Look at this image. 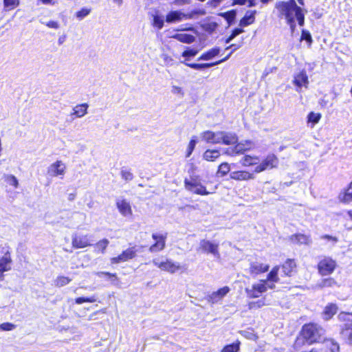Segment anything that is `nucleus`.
<instances>
[{
  "label": "nucleus",
  "mask_w": 352,
  "mask_h": 352,
  "mask_svg": "<svg viewBox=\"0 0 352 352\" xmlns=\"http://www.w3.org/2000/svg\"><path fill=\"white\" fill-rule=\"evenodd\" d=\"M220 52V49L219 47L212 48L206 53L203 54L201 56L199 57L198 60H211L216 56H217Z\"/></svg>",
  "instance_id": "30"
},
{
  "label": "nucleus",
  "mask_w": 352,
  "mask_h": 352,
  "mask_svg": "<svg viewBox=\"0 0 352 352\" xmlns=\"http://www.w3.org/2000/svg\"><path fill=\"white\" fill-rule=\"evenodd\" d=\"M50 28L58 29L60 28L59 23L57 21H50L48 22H41Z\"/></svg>",
  "instance_id": "56"
},
{
  "label": "nucleus",
  "mask_w": 352,
  "mask_h": 352,
  "mask_svg": "<svg viewBox=\"0 0 352 352\" xmlns=\"http://www.w3.org/2000/svg\"><path fill=\"white\" fill-rule=\"evenodd\" d=\"M137 250L135 247L129 248L123 251L119 256L111 258V264L126 262L135 257Z\"/></svg>",
  "instance_id": "9"
},
{
  "label": "nucleus",
  "mask_w": 352,
  "mask_h": 352,
  "mask_svg": "<svg viewBox=\"0 0 352 352\" xmlns=\"http://www.w3.org/2000/svg\"><path fill=\"white\" fill-rule=\"evenodd\" d=\"M336 285H337V282L333 278H331V277L322 279L317 284V287L320 289H322L324 287H333Z\"/></svg>",
  "instance_id": "34"
},
{
  "label": "nucleus",
  "mask_w": 352,
  "mask_h": 352,
  "mask_svg": "<svg viewBox=\"0 0 352 352\" xmlns=\"http://www.w3.org/2000/svg\"><path fill=\"white\" fill-rule=\"evenodd\" d=\"M308 82V77L304 71L300 72L294 77V83L298 88H301L302 86L307 87Z\"/></svg>",
  "instance_id": "24"
},
{
  "label": "nucleus",
  "mask_w": 352,
  "mask_h": 352,
  "mask_svg": "<svg viewBox=\"0 0 352 352\" xmlns=\"http://www.w3.org/2000/svg\"><path fill=\"white\" fill-rule=\"evenodd\" d=\"M10 184L16 188L19 185V182L16 177L14 175H10Z\"/></svg>",
  "instance_id": "63"
},
{
  "label": "nucleus",
  "mask_w": 352,
  "mask_h": 352,
  "mask_svg": "<svg viewBox=\"0 0 352 352\" xmlns=\"http://www.w3.org/2000/svg\"><path fill=\"white\" fill-rule=\"evenodd\" d=\"M252 287L261 294L267 291V280H261L258 283L252 285Z\"/></svg>",
  "instance_id": "38"
},
{
  "label": "nucleus",
  "mask_w": 352,
  "mask_h": 352,
  "mask_svg": "<svg viewBox=\"0 0 352 352\" xmlns=\"http://www.w3.org/2000/svg\"><path fill=\"white\" fill-rule=\"evenodd\" d=\"M221 131L213 132L210 131H206L201 134V137L207 143L219 144L221 143Z\"/></svg>",
  "instance_id": "15"
},
{
  "label": "nucleus",
  "mask_w": 352,
  "mask_h": 352,
  "mask_svg": "<svg viewBox=\"0 0 352 352\" xmlns=\"http://www.w3.org/2000/svg\"><path fill=\"white\" fill-rule=\"evenodd\" d=\"M259 158L256 156L245 155L241 160V163L244 166L256 165L258 164Z\"/></svg>",
  "instance_id": "33"
},
{
  "label": "nucleus",
  "mask_w": 352,
  "mask_h": 352,
  "mask_svg": "<svg viewBox=\"0 0 352 352\" xmlns=\"http://www.w3.org/2000/svg\"><path fill=\"white\" fill-rule=\"evenodd\" d=\"M222 1L223 0H209L207 3V5L212 8H217L221 3Z\"/></svg>",
  "instance_id": "57"
},
{
  "label": "nucleus",
  "mask_w": 352,
  "mask_h": 352,
  "mask_svg": "<svg viewBox=\"0 0 352 352\" xmlns=\"http://www.w3.org/2000/svg\"><path fill=\"white\" fill-rule=\"evenodd\" d=\"M72 243L74 248H84L91 245L89 243L88 235L78 234L76 233L72 235Z\"/></svg>",
  "instance_id": "11"
},
{
  "label": "nucleus",
  "mask_w": 352,
  "mask_h": 352,
  "mask_svg": "<svg viewBox=\"0 0 352 352\" xmlns=\"http://www.w3.org/2000/svg\"><path fill=\"white\" fill-rule=\"evenodd\" d=\"M338 199L344 204H349L352 201V182L346 189L339 194Z\"/></svg>",
  "instance_id": "23"
},
{
  "label": "nucleus",
  "mask_w": 352,
  "mask_h": 352,
  "mask_svg": "<svg viewBox=\"0 0 352 352\" xmlns=\"http://www.w3.org/2000/svg\"><path fill=\"white\" fill-rule=\"evenodd\" d=\"M221 15L227 20L230 25L232 23L236 17V13L234 11L227 12L223 13Z\"/></svg>",
  "instance_id": "51"
},
{
  "label": "nucleus",
  "mask_w": 352,
  "mask_h": 352,
  "mask_svg": "<svg viewBox=\"0 0 352 352\" xmlns=\"http://www.w3.org/2000/svg\"><path fill=\"white\" fill-rule=\"evenodd\" d=\"M245 291L248 298H258L261 295L256 289H254V288L252 286L250 288H245Z\"/></svg>",
  "instance_id": "48"
},
{
  "label": "nucleus",
  "mask_w": 352,
  "mask_h": 352,
  "mask_svg": "<svg viewBox=\"0 0 352 352\" xmlns=\"http://www.w3.org/2000/svg\"><path fill=\"white\" fill-rule=\"evenodd\" d=\"M296 267V263L294 260L287 259L283 265V272L286 276H291L292 272Z\"/></svg>",
  "instance_id": "32"
},
{
  "label": "nucleus",
  "mask_w": 352,
  "mask_h": 352,
  "mask_svg": "<svg viewBox=\"0 0 352 352\" xmlns=\"http://www.w3.org/2000/svg\"><path fill=\"white\" fill-rule=\"evenodd\" d=\"M97 301V298L96 296H92L91 297L85 298V297H78L76 298L75 302L76 304H82L83 302H95Z\"/></svg>",
  "instance_id": "44"
},
{
  "label": "nucleus",
  "mask_w": 352,
  "mask_h": 352,
  "mask_svg": "<svg viewBox=\"0 0 352 352\" xmlns=\"http://www.w3.org/2000/svg\"><path fill=\"white\" fill-rule=\"evenodd\" d=\"M66 168L65 163L61 160H56L47 167V173L52 177H59L63 179L66 173Z\"/></svg>",
  "instance_id": "5"
},
{
  "label": "nucleus",
  "mask_w": 352,
  "mask_h": 352,
  "mask_svg": "<svg viewBox=\"0 0 352 352\" xmlns=\"http://www.w3.org/2000/svg\"><path fill=\"white\" fill-rule=\"evenodd\" d=\"M91 12V10L90 9H88V8H82L80 10L78 11L76 13V16L79 19V20H82L85 17H86L87 16H88L89 14V13Z\"/></svg>",
  "instance_id": "50"
},
{
  "label": "nucleus",
  "mask_w": 352,
  "mask_h": 352,
  "mask_svg": "<svg viewBox=\"0 0 352 352\" xmlns=\"http://www.w3.org/2000/svg\"><path fill=\"white\" fill-rule=\"evenodd\" d=\"M256 11H247L245 16L241 19L239 25L240 26L245 27L248 26L254 23L255 19V14Z\"/></svg>",
  "instance_id": "26"
},
{
  "label": "nucleus",
  "mask_w": 352,
  "mask_h": 352,
  "mask_svg": "<svg viewBox=\"0 0 352 352\" xmlns=\"http://www.w3.org/2000/svg\"><path fill=\"white\" fill-rule=\"evenodd\" d=\"M67 36L66 34H63L58 37V43L59 45H61L66 41Z\"/></svg>",
  "instance_id": "64"
},
{
  "label": "nucleus",
  "mask_w": 352,
  "mask_h": 352,
  "mask_svg": "<svg viewBox=\"0 0 352 352\" xmlns=\"http://www.w3.org/2000/svg\"><path fill=\"white\" fill-rule=\"evenodd\" d=\"M12 262L10 253L7 251L0 258V280H3V273L11 270Z\"/></svg>",
  "instance_id": "13"
},
{
  "label": "nucleus",
  "mask_w": 352,
  "mask_h": 352,
  "mask_svg": "<svg viewBox=\"0 0 352 352\" xmlns=\"http://www.w3.org/2000/svg\"><path fill=\"white\" fill-rule=\"evenodd\" d=\"M3 4L8 10H12L19 6V0H3Z\"/></svg>",
  "instance_id": "49"
},
{
  "label": "nucleus",
  "mask_w": 352,
  "mask_h": 352,
  "mask_svg": "<svg viewBox=\"0 0 352 352\" xmlns=\"http://www.w3.org/2000/svg\"><path fill=\"white\" fill-rule=\"evenodd\" d=\"M172 38L177 39L182 43L188 44L192 43L195 40V38L193 35L186 33L175 34V35L172 36Z\"/></svg>",
  "instance_id": "28"
},
{
  "label": "nucleus",
  "mask_w": 352,
  "mask_h": 352,
  "mask_svg": "<svg viewBox=\"0 0 352 352\" xmlns=\"http://www.w3.org/2000/svg\"><path fill=\"white\" fill-rule=\"evenodd\" d=\"M301 39L305 40L306 41H307L309 43V45L312 42V38H311L310 33L308 31L305 30H302V31Z\"/></svg>",
  "instance_id": "55"
},
{
  "label": "nucleus",
  "mask_w": 352,
  "mask_h": 352,
  "mask_svg": "<svg viewBox=\"0 0 352 352\" xmlns=\"http://www.w3.org/2000/svg\"><path fill=\"white\" fill-rule=\"evenodd\" d=\"M341 335L349 344H352V323H345L344 324Z\"/></svg>",
  "instance_id": "25"
},
{
  "label": "nucleus",
  "mask_w": 352,
  "mask_h": 352,
  "mask_svg": "<svg viewBox=\"0 0 352 352\" xmlns=\"http://www.w3.org/2000/svg\"><path fill=\"white\" fill-rule=\"evenodd\" d=\"M96 274L98 277H101L102 276L105 275V276H109V278H111V277L116 278V274H111V273L106 272H98Z\"/></svg>",
  "instance_id": "60"
},
{
  "label": "nucleus",
  "mask_w": 352,
  "mask_h": 352,
  "mask_svg": "<svg viewBox=\"0 0 352 352\" xmlns=\"http://www.w3.org/2000/svg\"><path fill=\"white\" fill-rule=\"evenodd\" d=\"M278 163L279 160L274 154H269L260 164L255 167L254 173H259L266 170L275 168L278 166Z\"/></svg>",
  "instance_id": "3"
},
{
  "label": "nucleus",
  "mask_w": 352,
  "mask_h": 352,
  "mask_svg": "<svg viewBox=\"0 0 352 352\" xmlns=\"http://www.w3.org/2000/svg\"><path fill=\"white\" fill-rule=\"evenodd\" d=\"M174 3L177 6H182L189 4L190 3V0H175Z\"/></svg>",
  "instance_id": "61"
},
{
  "label": "nucleus",
  "mask_w": 352,
  "mask_h": 352,
  "mask_svg": "<svg viewBox=\"0 0 352 352\" xmlns=\"http://www.w3.org/2000/svg\"><path fill=\"white\" fill-rule=\"evenodd\" d=\"M229 58H230V55H228L226 57H225L222 60H219L215 63H185V61H182L181 63L186 64L187 66H188L190 68H192L194 69L201 70V69L209 68L214 65L220 64V63L227 60Z\"/></svg>",
  "instance_id": "18"
},
{
  "label": "nucleus",
  "mask_w": 352,
  "mask_h": 352,
  "mask_svg": "<svg viewBox=\"0 0 352 352\" xmlns=\"http://www.w3.org/2000/svg\"><path fill=\"white\" fill-rule=\"evenodd\" d=\"M153 26L157 28L159 30H161L164 26L163 17L158 15H155L153 16Z\"/></svg>",
  "instance_id": "46"
},
{
  "label": "nucleus",
  "mask_w": 352,
  "mask_h": 352,
  "mask_svg": "<svg viewBox=\"0 0 352 352\" xmlns=\"http://www.w3.org/2000/svg\"><path fill=\"white\" fill-rule=\"evenodd\" d=\"M205 11L203 10H196L191 12L190 14H186L180 11H171L170 12L166 17V21L167 23H171L177 21H180L182 19H190L193 17L194 14H205Z\"/></svg>",
  "instance_id": "4"
},
{
  "label": "nucleus",
  "mask_w": 352,
  "mask_h": 352,
  "mask_svg": "<svg viewBox=\"0 0 352 352\" xmlns=\"http://www.w3.org/2000/svg\"><path fill=\"white\" fill-rule=\"evenodd\" d=\"M265 305V302H264V300H257V301H254V302H250L249 304H248V307L250 309H256V308H260V307H262L263 306Z\"/></svg>",
  "instance_id": "53"
},
{
  "label": "nucleus",
  "mask_w": 352,
  "mask_h": 352,
  "mask_svg": "<svg viewBox=\"0 0 352 352\" xmlns=\"http://www.w3.org/2000/svg\"><path fill=\"white\" fill-rule=\"evenodd\" d=\"M250 146L251 142L250 141H246L245 144L240 142L236 144L234 147L226 148L224 150V153L230 156L242 154L245 151L250 149Z\"/></svg>",
  "instance_id": "10"
},
{
  "label": "nucleus",
  "mask_w": 352,
  "mask_h": 352,
  "mask_svg": "<svg viewBox=\"0 0 352 352\" xmlns=\"http://www.w3.org/2000/svg\"><path fill=\"white\" fill-rule=\"evenodd\" d=\"M278 267H274L267 274V279H265V280H267V282L270 281L273 283H278L279 281V278L278 276Z\"/></svg>",
  "instance_id": "35"
},
{
  "label": "nucleus",
  "mask_w": 352,
  "mask_h": 352,
  "mask_svg": "<svg viewBox=\"0 0 352 352\" xmlns=\"http://www.w3.org/2000/svg\"><path fill=\"white\" fill-rule=\"evenodd\" d=\"M276 8L278 10L279 16H284L287 23L289 25L291 32L293 34L296 28L295 19L300 26L305 24V13L303 10L297 6L294 0L289 1H279L276 3Z\"/></svg>",
  "instance_id": "1"
},
{
  "label": "nucleus",
  "mask_w": 352,
  "mask_h": 352,
  "mask_svg": "<svg viewBox=\"0 0 352 352\" xmlns=\"http://www.w3.org/2000/svg\"><path fill=\"white\" fill-rule=\"evenodd\" d=\"M324 330L316 324H307L302 327L301 335L309 344L325 340L323 336Z\"/></svg>",
  "instance_id": "2"
},
{
  "label": "nucleus",
  "mask_w": 352,
  "mask_h": 352,
  "mask_svg": "<svg viewBox=\"0 0 352 352\" xmlns=\"http://www.w3.org/2000/svg\"><path fill=\"white\" fill-rule=\"evenodd\" d=\"M153 264L160 268L162 270L167 271L171 274L175 273L180 269V265L178 263H173L171 261L166 260L165 262L159 263L157 260L153 261Z\"/></svg>",
  "instance_id": "12"
},
{
  "label": "nucleus",
  "mask_w": 352,
  "mask_h": 352,
  "mask_svg": "<svg viewBox=\"0 0 352 352\" xmlns=\"http://www.w3.org/2000/svg\"><path fill=\"white\" fill-rule=\"evenodd\" d=\"M326 345L331 352H339L340 347L337 342H336L333 340L329 339L325 340Z\"/></svg>",
  "instance_id": "40"
},
{
  "label": "nucleus",
  "mask_w": 352,
  "mask_h": 352,
  "mask_svg": "<svg viewBox=\"0 0 352 352\" xmlns=\"http://www.w3.org/2000/svg\"><path fill=\"white\" fill-rule=\"evenodd\" d=\"M240 47V45H238L236 44H232L230 45V46L227 47L226 48V50H228V49H232V51L230 52V54L228 55H230V56H231L232 53L235 51L236 50H237L238 48Z\"/></svg>",
  "instance_id": "62"
},
{
  "label": "nucleus",
  "mask_w": 352,
  "mask_h": 352,
  "mask_svg": "<svg viewBox=\"0 0 352 352\" xmlns=\"http://www.w3.org/2000/svg\"><path fill=\"white\" fill-rule=\"evenodd\" d=\"M199 52V50L195 48L188 47L183 52L182 56L185 58V61L189 60L190 58L195 56Z\"/></svg>",
  "instance_id": "37"
},
{
  "label": "nucleus",
  "mask_w": 352,
  "mask_h": 352,
  "mask_svg": "<svg viewBox=\"0 0 352 352\" xmlns=\"http://www.w3.org/2000/svg\"><path fill=\"white\" fill-rule=\"evenodd\" d=\"M71 281L68 277L60 276H58L55 280V285L57 287H63L67 285Z\"/></svg>",
  "instance_id": "42"
},
{
  "label": "nucleus",
  "mask_w": 352,
  "mask_h": 352,
  "mask_svg": "<svg viewBox=\"0 0 352 352\" xmlns=\"http://www.w3.org/2000/svg\"><path fill=\"white\" fill-rule=\"evenodd\" d=\"M336 267V261L330 257H324L318 264V272L322 276L332 274Z\"/></svg>",
  "instance_id": "6"
},
{
  "label": "nucleus",
  "mask_w": 352,
  "mask_h": 352,
  "mask_svg": "<svg viewBox=\"0 0 352 352\" xmlns=\"http://www.w3.org/2000/svg\"><path fill=\"white\" fill-rule=\"evenodd\" d=\"M116 206L119 212L124 217H128L132 214V210L130 204L125 199H118L116 202Z\"/></svg>",
  "instance_id": "20"
},
{
  "label": "nucleus",
  "mask_w": 352,
  "mask_h": 352,
  "mask_svg": "<svg viewBox=\"0 0 352 352\" xmlns=\"http://www.w3.org/2000/svg\"><path fill=\"white\" fill-rule=\"evenodd\" d=\"M89 107L88 104L83 103L81 104L76 105L73 109V115H75L77 118H82L87 113V109Z\"/></svg>",
  "instance_id": "29"
},
{
  "label": "nucleus",
  "mask_w": 352,
  "mask_h": 352,
  "mask_svg": "<svg viewBox=\"0 0 352 352\" xmlns=\"http://www.w3.org/2000/svg\"><path fill=\"white\" fill-rule=\"evenodd\" d=\"M338 307L336 304L331 303L327 305L324 310V318L325 320H329L332 318L337 312Z\"/></svg>",
  "instance_id": "31"
},
{
  "label": "nucleus",
  "mask_w": 352,
  "mask_h": 352,
  "mask_svg": "<svg viewBox=\"0 0 352 352\" xmlns=\"http://www.w3.org/2000/svg\"><path fill=\"white\" fill-rule=\"evenodd\" d=\"M121 175L122 179H125L126 181H131L133 178L132 173L128 170H122Z\"/></svg>",
  "instance_id": "54"
},
{
  "label": "nucleus",
  "mask_w": 352,
  "mask_h": 352,
  "mask_svg": "<svg viewBox=\"0 0 352 352\" xmlns=\"http://www.w3.org/2000/svg\"><path fill=\"white\" fill-rule=\"evenodd\" d=\"M199 250L203 253L211 254L216 258H220L218 243H212L206 239H202L199 242Z\"/></svg>",
  "instance_id": "7"
},
{
  "label": "nucleus",
  "mask_w": 352,
  "mask_h": 352,
  "mask_svg": "<svg viewBox=\"0 0 352 352\" xmlns=\"http://www.w3.org/2000/svg\"><path fill=\"white\" fill-rule=\"evenodd\" d=\"M230 291V288L227 286L223 287L217 292H214L207 297V300L210 303H216L221 300Z\"/></svg>",
  "instance_id": "16"
},
{
  "label": "nucleus",
  "mask_w": 352,
  "mask_h": 352,
  "mask_svg": "<svg viewBox=\"0 0 352 352\" xmlns=\"http://www.w3.org/2000/svg\"><path fill=\"white\" fill-rule=\"evenodd\" d=\"M270 266L266 264L260 263L258 262L251 263L250 266V272L253 275H258L264 273L269 270Z\"/></svg>",
  "instance_id": "22"
},
{
  "label": "nucleus",
  "mask_w": 352,
  "mask_h": 352,
  "mask_svg": "<svg viewBox=\"0 0 352 352\" xmlns=\"http://www.w3.org/2000/svg\"><path fill=\"white\" fill-rule=\"evenodd\" d=\"M172 93H173L174 94L180 95L182 96H183L184 94L182 87L177 86L172 87Z\"/></svg>",
  "instance_id": "58"
},
{
  "label": "nucleus",
  "mask_w": 352,
  "mask_h": 352,
  "mask_svg": "<svg viewBox=\"0 0 352 352\" xmlns=\"http://www.w3.org/2000/svg\"><path fill=\"white\" fill-rule=\"evenodd\" d=\"M166 235V234L165 235L153 234L152 238L155 241V243L150 247L149 251L156 252L162 250L165 248Z\"/></svg>",
  "instance_id": "14"
},
{
  "label": "nucleus",
  "mask_w": 352,
  "mask_h": 352,
  "mask_svg": "<svg viewBox=\"0 0 352 352\" xmlns=\"http://www.w3.org/2000/svg\"><path fill=\"white\" fill-rule=\"evenodd\" d=\"M109 241L107 239H102L99 241L97 243L95 244V251L96 252H101L102 253H104V251L108 246Z\"/></svg>",
  "instance_id": "36"
},
{
  "label": "nucleus",
  "mask_w": 352,
  "mask_h": 352,
  "mask_svg": "<svg viewBox=\"0 0 352 352\" xmlns=\"http://www.w3.org/2000/svg\"><path fill=\"white\" fill-rule=\"evenodd\" d=\"M289 240L292 243L296 245H309L312 243L311 236L309 235H305L303 234H292L289 237Z\"/></svg>",
  "instance_id": "17"
},
{
  "label": "nucleus",
  "mask_w": 352,
  "mask_h": 352,
  "mask_svg": "<svg viewBox=\"0 0 352 352\" xmlns=\"http://www.w3.org/2000/svg\"><path fill=\"white\" fill-rule=\"evenodd\" d=\"M321 118V114L320 113H316L314 112H311L307 116V122L312 123V126H314V124H317Z\"/></svg>",
  "instance_id": "39"
},
{
  "label": "nucleus",
  "mask_w": 352,
  "mask_h": 352,
  "mask_svg": "<svg viewBox=\"0 0 352 352\" xmlns=\"http://www.w3.org/2000/svg\"><path fill=\"white\" fill-rule=\"evenodd\" d=\"M197 142V137L192 136V139L190 140V141L188 145L186 156V157H190V155L192 154L193 150L195 149Z\"/></svg>",
  "instance_id": "43"
},
{
  "label": "nucleus",
  "mask_w": 352,
  "mask_h": 352,
  "mask_svg": "<svg viewBox=\"0 0 352 352\" xmlns=\"http://www.w3.org/2000/svg\"><path fill=\"white\" fill-rule=\"evenodd\" d=\"M230 177L231 179L237 181H245L254 179L253 173H250L245 170L233 171L230 173Z\"/></svg>",
  "instance_id": "19"
},
{
  "label": "nucleus",
  "mask_w": 352,
  "mask_h": 352,
  "mask_svg": "<svg viewBox=\"0 0 352 352\" xmlns=\"http://www.w3.org/2000/svg\"><path fill=\"white\" fill-rule=\"evenodd\" d=\"M230 170V165L227 162L221 163L217 171V174L220 176H225Z\"/></svg>",
  "instance_id": "41"
},
{
  "label": "nucleus",
  "mask_w": 352,
  "mask_h": 352,
  "mask_svg": "<svg viewBox=\"0 0 352 352\" xmlns=\"http://www.w3.org/2000/svg\"><path fill=\"white\" fill-rule=\"evenodd\" d=\"M340 320L347 322L346 323H352V313L341 312L338 315Z\"/></svg>",
  "instance_id": "47"
},
{
  "label": "nucleus",
  "mask_w": 352,
  "mask_h": 352,
  "mask_svg": "<svg viewBox=\"0 0 352 352\" xmlns=\"http://www.w3.org/2000/svg\"><path fill=\"white\" fill-rule=\"evenodd\" d=\"M16 328V325L11 322H4L0 324V331H9Z\"/></svg>",
  "instance_id": "52"
},
{
  "label": "nucleus",
  "mask_w": 352,
  "mask_h": 352,
  "mask_svg": "<svg viewBox=\"0 0 352 352\" xmlns=\"http://www.w3.org/2000/svg\"><path fill=\"white\" fill-rule=\"evenodd\" d=\"M244 30L242 28H236L234 29L232 34H230L231 38L234 39L236 36L243 32Z\"/></svg>",
  "instance_id": "59"
},
{
  "label": "nucleus",
  "mask_w": 352,
  "mask_h": 352,
  "mask_svg": "<svg viewBox=\"0 0 352 352\" xmlns=\"http://www.w3.org/2000/svg\"><path fill=\"white\" fill-rule=\"evenodd\" d=\"M184 186L186 190L195 194L201 195H207L209 194V192L206 190V187L194 179H192L191 181L185 179Z\"/></svg>",
  "instance_id": "8"
},
{
  "label": "nucleus",
  "mask_w": 352,
  "mask_h": 352,
  "mask_svg": "<svg viewBox=\"0 0 352 352\" xmlns=\"http://www.w3.org/2000/svg\"><path fill=\"white\" fill-rule=\"evenodd\" d=\"M221 155L220 151L216 149H208L203 154L204 160L214 162Z\"/></svg>",
  "instance_id": "27"
},
{
  "label": "nucleus",
  "mask_w": 352,
  "mask_h": 352,
  "mask_svg": "<svg viewBox=\"0 0 352 352\" xmlns=\"http://www.w3.org/2000/svg\"><path fill=\"white\" fill-rule=\"evenodd\" d=\"M240 342L233 343L226 346L221 351V352H238L239 350Z\"/></svg>",
  "instance_id": "45"
},
{
  "label": "nucleus",
  "mask_w": 352,
  "mask_h": 352,
  "mask_svg": "<svg viewBox=\"0 0 352 352\" xmlns=\"http://www.w3.org/2000/svg\"><path fill=\"white\" fill-rule=\"evenodd\" d=\"M221 143L226 145L234 144L238 142V137L236 133L232 132L221 131Z\"/></svg>",
  "instance_id": "21"
}]
</instances>
